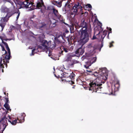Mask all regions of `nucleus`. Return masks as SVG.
<instances>
[{
  "label": "nucleus",
  "mask_w": 133,
  "mask_h": 133,
  "mask_svg": "<svg viewBox=\"0 0 133 133\" xmlns=\"http://www.w3.org/2000/svg\"><path fill=\"white\" fill-rule=\"evenodd\" d=\"M98 71H100L99 74L97 72H95L93 74L95 76L97 77L96 81L95 82H92L89 84V90L96 92L98 90H101V89L102 88V87H100L102 85L101 83L103 82V80L104 81L106 80L108 74V72L104 68H99Z\"/></svg>",
  "instance_id": "obj_1"
},
{
  "label": "nucleus",
  "mask_w": 133,
  "mask_h": 133,
  "mask_svg": "<svg viewBox=\"0 0 133 133\" xmlns=\"http://www.w3.org/2000/svg\"><path fill=\"white\" fill-rule=\"evenodd\" d=\"M77 28V30L78 33L80 35V41L85 43L87 42L89 39V35L92 31L90 25H89L85 20H82V22Z\"/></svg>",
  "instance_id": "obj_2"
},
{
  "label": "nucleus",
  "mask_w": 133,
  "mask_h": 133,
  "mask_svg": "<svg viewBox=\"0 0 133 133\" xmlns=\"http://www.w3.org/2000/svg\"><path fill=\"white\" fill-rule=\"evenodd\" d=\"M74 0H68L65 5V10L70 11L71 14L74 16L78 14H81L83 16L82 6L79 3L74 4Z\"/></svg>",
  "instance_id": "obj_3"
},
{
  "label": "nucleus",
  "mask_w": 133,
  "mask_h": 133,
  "mask_svg": "<svg viewBox=\"0 0 133 133\" xmlns=\"http://www.w3.org/2000/svg\"><path fill=\"white\" fill-rule=\"evenodd\" d=\"M0 38L1 39L2 41V42L4 44L6 47V48L7 50L9 55L8 56L7 55L6 56L3 58H0V68H4L3 64H4V65H6V67H7V65L6 64V63H8L9 60L10 59V49L8 47V46L6 43L4 42L3 40H7L8 39H7L6 36L4 34H3L1 36H0Z\"/></svg>",
  "instance_id": "obj_4"
},
{
  "label": "nucleus",
  "mask_w": 133,
  "mask_h": 133,
  "mask_svg": "<svg viewBox=\"0 0 133 133\" xmlns=\"http://www.w3.org/2000/svg\"><path fill=\"white\" fill-rule=\"evenodd\" d=\"M40 42V45H36L34 48V53L43 51H45L48 53V52L49 51L48 56H50L51 55L50 54V51L49 50L48 42L46 40H43L41 41Z\"/></svg>",
  "instance_id": "obj_5"
},
{
  "label": "nucleus",
  "mask_w": 133,
  "mask_h": 133,
  "mask_svg": "<svg viewBox=\"0 0 133 133\" xmlns=\"http://www.w3.org/2000/svg\"><path fill=\"white\" fill-rule=\"evenodd\" d=\"M62 74H63V75L62 74H61V76L59 75L58 78L60 77L62 78L63 77L66 78L64 79H68L70 78H71V79H75V75L73 72L69 74L64 72Z\"/></svg>",
  "instance_id": "obj_6"
},
{
  "label": "nucleus",
  "mask_w": 133,
  "mask_h": 133,
  "mask_svg": "<svg viewBox=\"0 0 133 133\" xmlns=\"http://www.w3.org/2000/svg\"><path fill=\"white\" fill-rule=\"evenodd\" d=\"M11 16V15H9L8 13L6 14L5 16L2 18V19L1 20V23L0 24V26H1L2 28V31L3 30L4 27L5 25V23L8 20V19L7 18V16L9 18Z\"/></svg>",
  "instance_id": "obj_7"
},
{
  "label": "nucleus",
  "mask_w": 133,
  "mask_h": 133,
  "mask_svg": "<svg viewBox=\"0 0 133 133\" xmlns=\"http://www.w3.org/2000/svg\"><path fill=\"white\" fill-rule=\"evenodd\" d=\"M7 125L6 119V118L2 119L0 121V130L1 131H3L5 129Z\"/></svg>",
  "instance_id": "obj_8"
},
{
  "label": "nucleus",
  "mask_w": 133,
  "mask_h": 133,
  "mask_svg": "<svg viewBox=\"0 0 133 133\" xmlns=\"http://www.w3.org/2000/svg\"><path fill=\"white\" fill-rule=\"evenodd\" d=\"M84 52V50L81 47L77 49L75 52L76 56H79L80 55H82Z\"/></svg>",
  "instance_id": "obj_9"
},
{
  "label": "nucleus",
  "mask_w": 133,
  "mask_h": 133,
  "mask_svg": "<svg viewBox=\"0 0 133 133\" xmlns=\"http://www.w3.org/2000/svg\"><path fill=\"white\" fill-rule=\"evenodd\" d=\"M36 3V7L39 9H40L42 6L45 7V6L43 0H38Z\"/></svg>",
  "instance_id": "obj_10"
},
{
  "label": "nucleus",
  "mask_w": 133,
  "mask_h": 133,
  "mask_svg": "<svg viewBox=\"0 0 133 133\" xmlns=\"http://www.w3.org/2000/svg\"><path fill=\"white\" fill-rule=\"evenodd\" d=\"M23 121H22V120H19L18 119V118H17V120H12V121H10V120H9V119H8V120L12 124V125H15L16 123H22V122H23L24 121V118H23Z\"/></svg>",
  "instance_id": "obj_11"
},
{
  "label": "nucleus",
  "mask_w": 133,
  "mask_h": 133,
  "mask_svg": "<svg viewBox=\"0 0 133 133\" xmlns=\"http://www.w3.org/2000/svg\"><path fill=\"white\" fill-rule=\"evenodd\" d=\"M59 49L60 50L59 51H60L59 53L60 54H62V55H63V51H65V52L66 53L68 52L69 51V50L68 49L65 48L63 46H61Z\"/></svg>",
  "instance_id": "obj_12"
},
{
  "label": "nucleus",
  "mask_w": 133,
  "mask_h": 133,
  "mask_svg": "<svg viewBox=\"0 0 133 133\" xmlns=\"http://www.w3.org/2000/svg\"><path fill=\"white\" fill-rule=\"evenodd\" d=\"M48 43H49V45H48L49 48H50L52 49H54L56 46V45L55 42H51L49 41L48 42Z\"/></svg>",
  "instance_id": "obj_13"
},
{
  "label": "nucleus",
  "mask_w": 133,
  "mask_h": 133,
  "mask_svg": "<svg viewBox=\"0 0 133 133\" xmlns=\"http://www.w3.org/2000/svg\"><path fill=\"white\" fill-rule=\"evenodd\" d=\"M98 45H95L93 46L91 44H90L88 45V47L90 48L91 50H90L91 52H92L95 49H97L98 48Z\"/></svg>",
  "instance_id": "obj_14"
},
{
  "label": "nucleus",
  "mask_w": 133,
  "mask_h": 133,
  "mask_svg": "<svg viewBox=\"0 0 133 133\" xmlns=\"http://www.w3.org/2000/svg\"><path fill=\"white\" fill-rule=\"evenodd\" d=\"M79 61L75 59L72 60L68 63V65L70 66L73 67L74 64L79 63Z\"/></svg>",
  "instance_id": "obj_15"
},
{
  "label": "nucleus",
  "mask_w": 133,
  "mask_h": 133,
  "mask_svg": "<svg viewBox=\"0 0 133 133\" xmlns=\"http://www.w3.org/2000/svg\"><path fill=\"white\" fill-rule=\"evenodd\" d=\"M97 58L96 57H93L91 59L90 62H88L86 63V64H88V65H90V66L91 64L95 63L96 60Z\"/></svg>",
  "instance_id": "obj_16"
},
{
  "label": "nucleus",
  "mask_w": 133,
  "mask_h": 133,
  "mask_svg": "<svg viewBox=\"0 0 133 133\" xmlns=\"http://www.w3.org/2000/svg\"><path fill=\"white\" fill-rule=\"evenodd\" d=\"M100 33V32L99 31H95L94 33V35L91 39L94 40L96 39H98Z\"/></svg>",
  "instance_id": "obj_17"
},
{
  "label": "nucleus",
  "mask_w": 133,
  "mask_h": 133,
  "mask_svg": "<svg viewBox=\"0 0 133 133\" xmlns=\"http://www.w3.org/2000/svg\"><path fill=\"white\" fill-rule=\"evenodd\" d=\"M26 8L28 9L27 10L30 11L33 10V6L32 3H29L27 6H26Z\"/></svg>",
  "instance_id": "obj_18"
},
{
  "label": "nucleus",
  "mask_w": 133,
  "mask_h": 133,
  "mask_svg": "<svg viewBox=\"0 0 133 133\" xmlns=\"http://www.w3.org/2000/svg\"><path fill=\"white\" fill-rule=\"evenodd\" d=\"M56 18L59 19L61 22L64 23L65 24V23L64 22V20L63 19V17L61 15L59 14L56 17Z\"/></svg>",
  "instance_id": "obj_19"
},
{
  "label": "nucleus",
  "mask_w": 133,
  "mask_h": 133,
  "mask_svg": "<svg viewBox=\"0 0 133 133\" xmlns=\"http://www.w3.org/2000/svg\"><path fill=\"white\" fill-rule=\"evenodd\" d=\"M68 39V41L69 44L72 43V40H73V41H74L75 38V37L74 36L70 35Z\"/></svg>",
  "instance_id": "obj_20"
},
{
  "label": "nucleus",
  "mask_w": 133,
  "mask_h": 133,
  "mask_svg": "<svg viewBox=\"0 0 133 133\" xmlns=\"http://www.w3.org/2000/svg\"><path fill=\"white\" fill-rule=\"evenodd\" d=\"M107 30H104L101 36V38L102 39V41L103 39L107 34Z\"/></svg>",
  "instance_id": "obj_21"
},
{
  "label": "nucleus",
  "mask_w": 133,
  "mask_h": 133,
  "mask_svg": "<svg viewBox=\"0 0 133 133\" xmlns=\"http://www.w3.org/2000/svg\"><path fill=\"white\" fill-rule=\"evenodd\" d=\"M1 10V12H8L9 10L5 6H2Z\"/></svg>",
  "instance_id": "obj_22"
},
{
  "label": "nucleus",
  "mask_w": 133,
  "mask_h": 133,
  "mask_svg": "<svg viewBox=\"0 0 133 133\" xmlns=\"http://www.w3.org/2000/svg\"><path fill=\"white\" fill-rule=\"evenodd\" d=\"M114 91L115 92L118 89L119 87V84L117 82L114 85Z\"/></svg>",
  "instance_id": "obj_23"
},
{
  "label": "nucleus",
  "mask_w": 133,
  "mask_h": 133,
  "mask_svg": "<svg viewBox=\"0 0 133 133\" xmlns=\"http://www.w3.org/2000/svg\"><path fill=\"white\" fill-rule=\"evenodd\" d=\"M74 80V79H71V78L68 79H64V80H65V81L69 82V83L72 85L75 84L74 81H73Z\"/></svg>",
  "instance_id": "obj_24"
},
{
  "label": "nucleus",
  "mask_w": 133,
  "mask_h": 133,
  "mask_svg": "<svg viewBox=\"0 0 133 133\" xmlns=\"http://www.w3.org/2000/svg\"><path fill=\"white\" fill-rule=\"evenodd\" d=\"M55 42L56 44L57 45V44H61L62 43V41L61 40H60L58 38H57L55 39Z\"/></svg>",
  "instance_id": "obj_25"
},
{
  "label": "nucleus",
  "mask_w": 133,
  "mask_h": 133,
  "mask_svg": "<svg viewBox=\"0 0 133 133\" xmlns=\"http://www.w3.org/2000/svg\"><path fill=\"white\" fill-rule=\"evenodd\" d=\"M27 1H25L23 2H22L21 5L22 6V7H26V6H27L28 3Z\"/></svg>",
  "instance_id": "obj_26"
},
{
  "label": "nucleus",
  "mask_w": 133,
  "mask_h": 133,
  "mask_svg": "<svg viewBox=\"0 0 133 133\" xmlns=\"http://www.w3.org/2000/svg\"><path fill=\"white\" fill-rule=\"evenodd\" d=\"M4 106L8 110H11L9 104L6 103H5L4 105Z\"/></svg>",
  "instance_id": "obj_27"
},
{
  "label": "nucleus",
  "mask_w": 133,
  "mask_h": 133,
  "mask_svg": "<svg viewBox=\"0 0 133 133\" xmlns=\"http://www.w3.org/2000/svg\"><path fill=\"white\" fill-rule=\"evenodd\" d=\"M46 27V24L44 23L42 24L41 26H39V28L41 29H43L45 28Z\"/></svg>",
  "instance_id": "obj_28"
},
{
  "label": "nucleus",
  "mask_w": 133,
  "mask_h": 133,
  "mask_svg": "<svg viewBox=\"0 0 133 133\" xmlns=\"http://www.w3.org/2000/svg\"><path fill=\"white\" fill-rule=\"evenodd\" d=\"M71 56L69 55L68 56V57H67L66 60V61L68 62L69 61L70 62L71 61Z\"/></svg>",
  "instance_id": "obj_29"
},
{
  "label": "nucleus",
  "mask_w": 133,
  "mask_h": 133,
  "mask_svg": "<svg viewBox=\"0 0 133 133\" xmlns=\"http://www.w3.org/2000/svg\"><path fill=\"white\" fill-rule=\"evenodd\" d=\"M52 10L53 13L54 15L58 12V10L56 9L55 8L53 7L52 9Z\"/></svg>",
  "instance_id": "obj_30"
},
{
  "label": "nucleus",
  "mask_w": 133,
  "mask_h": 133,
  "mask_svg": "<svg viewBox=\"0 0 133 133\" xmlns=\"http://www.w3.org/2000/svg\"><path fill=\"white\" fill-rule=\"evenodd\" d=\"M62 2L60 1L59 2H57V4H56V6H57L58 7H61L62 6Z\"/></svg>",
  "instance_id": "obj_31"
},
{
  "label": "nucleus",
  "mask_w": 133,
  "mask_h": 133,
  "mask_svg": "<svg viewBox=\"0 0 133 133\" xmlns=\"http://www.w3.org/2000/svg\"><path fill=\"white\" fill-rule=\"evenodd\" d=\"M29 49H31V50L32 53L31 54H30V56H32L33 55V47L32 46H30L29 47Z\"/></svg>",
  "instance_id": "obj_32"
},
{
  "label": "nucleus",
  "mask_w": 133,
  "mask_h": 133,
  "mask_svg": "<svg viewBox=\"0 0 133 133\" xmlns=\"http://www.w3.org/2000/svg\"><path fill=\"white\" fill-rule=\"evenodd\" d=\"M87 7L89 8H92V6L90 4H87L85 6H84V8L85 9V8H87Z\"/></svg>",
  "instance_id": "obj_33"
},
{
  "label": "nucleus",
  "mask_w": 133,
  "mask_h": 133,
  "mask_svg": "<svg viewBox=\"0 0 133 133\" xmlns=\"http://www.w3.org/2000/svg\"><path fill=\"white\" fill-rule=\"evenodd\" d=\"M107 29L110 31L109 32H108V35L107 36V37H108V38H109V34L110 33H111V32H112V31H111L112 29H111V28H108V27L107 28Z\"/></svg>",
  "instance_id": "obj_34"
},
{
  "label": "nucleus",
  "mask_w": 133,
  "mask_h": 133,
  "mask_svg": "<svg viewBox=\"0 0 133 133\" xmlns=\"http://www.w3.org/2000/svg\"><path fill=\"white\" fill-rule=\"evenodd\" d=\"M87 57L86 56L83 55V56L81 58V59L82 61L84 60L85 59H87Z\"/></svg>",
  "instance_id": "obj_35"
},
{
  "label": "nucleus",
  "mask_w": 133,
  "mask_h": 133,
  "mask_svg": "<svg viewBox=\"0 0 133 133\" xmlns=\"http://www.w3.org/2000/svg\"><path fill=\"white\" fill-rule=\"evenodd\" d=\"M51 2L52 4H54V5L56 6V4H57V1H51Z\"/></svg>",
  "instance_id": "obj_36"
},
{
  "label": "nucleus",
  "mask_w": 133,
  "mask_h": 133,
  "mask_svg": "<svg viewBox=\"0 0 133 133\" xmlns=\"http://www.w3.org/2000/svg\"><path fill=\"white\" fill-rule=\"evenodd\" d=\"M53 7L54 8H55L53 6H49L48 7L47 9L48 10H52V9L53 8Z\"/></svg>",
  "instance_id": "obj_37"
},
{
  "label": "nucleus",
  "mask_w": 133,
  "mask_h": 133,
  "mask_svg": "<svg viewBox=\"0 0 133 133\" xmlns=\"http://www.w3.org/2000/svg\"><path fill=\"white\" fill-rule=\"evenodd\" d=\"M20 14V12H17V13H15V15H16L17 16L16 18H17V20L19 18V16Z\"/></svg>",
  "instance_id": "obj_38"
},
{
  "label": "nucleus",
  "mask_w": 133,
  "mask_h": 133,
  "mask_svg": "<svg viewBox=\"0 0 133 133\" xmlns=\"http://www.w3.org/2000/svg\"><path fill=\"white\" fill-rule=\"evenodd\" d=\"M70 32L71 33H73L74 32V27L73 26H71L70 28Z\"/></svg>",
  "instance_id": "obj_39"
},
{
  "label": "nucleus",
  "mask_w": 133,
  "mask_h": 133,
  "mask_svg": "<svg viewBox=\"0 0 133 133\" xmlns=\"http://www.w3.org/2000/svg\"><path fill=\"white\" fill-rule=\"evenodd\" d=\"M110 92L109 93V94H113L112 89V88H110L109 89Z\"/></svg>",
  "instance_id": "obj_40"
},
{
  "label": "nucleus",
  "mask_w": 133,
  "mask_h": 133,
  "mask_svg": "<svg viewBox=\"0 0 133 133\" xmlns=\"http://www.w3.org/2000/svg\"><path fill=\"white\" fill-rule=\"evenodd\" d=\"M0 45L2 47V50L3 51H5V53H4L5 54H6V51H5V50L4 49V48L3 47V46L1 44H0Z\"/></svg>",
  "instance_id": "obj_41"
},
{
  "label": "nucleus",
  "mask_w": 133,
  "mask_h": 133,
  "mask_svg": "<svg viewBox=\"0 0 133 133\" xmlns=\"http://www.w3.org/2000/svg\"><path fill=\"white\" fill-rule=\"evenodd\" d=\"M114 43V42L113 41H112L110 43V45L109 46L110 48H111L113 46L112 44Z\"/></svg>",
  "instance_id": "obj_42"
},
{
  "label": "nucleus",
  "mask_w": 133,
  "mask_h": 133,
  "mask_svg": "<svg viewBox=\"0 0 133 133\" xmlns=\"http://www.w3.org/2000/svg\"><path fill=\"white\" fill-rule=\"evenodd\" d=\"M90 66V65H89L88 64H86L84 65V67L86 69H88L89 68V67Z\"/></svg>",
  "instance_id": "obj_43"
},
{
  "label": "nucleus",
  "mask_w": 133,
  "mask_h": 133,
  "mask_svg": "<svg viewBox=\"0 0 133 133\" xmlns=\"http://www.w3.org/2000/svg\"><path fill=\"white\" fill-rule=\"evenodd\" d=\"M59 14L58 12V13H57L56 14H54V15L55 17H56H56H57L58 16V15H59Z\"/></svg>",
  "instance_id": "obj_44"
},
{
  "label": "nucleus",
  "mask_w": 133,
  "mask_h": 133,
  "mask_svg": "<svg viewBox=\"0 0 133 133\" xmlns=\"http://www.w3.org/2000/svg\"><path fill=\"white\" fill-rule=\"evenodd\" d=\"M103 46V41H102L101 43V47L100 50H99L100 51L101 50V48Z\"/></svg>",
  "instance_id": "obj_45"
},
{
  "label": "nucleus",
  "mask_w": 133,
  "mask_h": 133,
  "mask_svg": "<svg viewBox=\"0 0 133 133\" xmlns=\"http://www.w3.org/2000/svg\"><path fill=\"white\" fill-rule=\"evenodd\" d=\"M70 56H71V58H72V57H73L75 56H76V55L75 54H72L71 55H69Z\"/></svg>",
  "instance_id": "obj_46"
},
{
  "label": "nucleus",
  "mask_w": 133,
  "mask_h": 133,
  "mask_svg": "<svg viewBox=\"0 0 133 133\" xmlns=\"http://www.w3.org/2000/svg\"><path fill=\"white\" fill-rule=\"evenodd\" d=\"M41 11L42 13H44V10H42V9H41Z\"/></svg>",
  "instance_id": "obj_47"
},
{
  "label": "nucleus",
  "mask_w": 133,
  "mask_h": 133,
  "mask_svg": "<svg viewBox=\"0 0 133 133\" xmlns=\"http://www.w3.org/2000/svg\"><path fill=\"white\" fill-rule=\"evenodd\" d=\"M33 18L32 17H31V18H30V20L31 21H32V22H33Z\"/></svg>",
  "instance_id": "obj_48"
},
{
  "label": "nucleus",
  "mask_w": 133,
  "mask_h": 133,
  "mask_svg": "<svg viewBox=\"0 0 133 133\" xmlns=\"http://www.w3.org/2000/svg\"><path fill=\"white\" fill-rule=\"evenodd\" d=\"M86 71L87 72H91V71L90 70H87Z\"/></svg>",
  "instance_id": "obj_49"
},
{
  "label": "nucleus",
  "mask_w": 133,
  "mask_h": 133,
  "mask_svg": "<svg viewBox=\"0 0 133 133\" xmlns=\"http://www.w3.org/2000/svg\"><path fill=\"white\" fill-rule=\"evenodd\" d=\"M22 116L23 117H24L25 116V114L24 113H23L22 114Z\"/></svg>",
  "instance_id": "obj_50"
},
{
  "label": "nucleus",
  "mask_w": 133,
  "mask_h": 133,
  "mask_svg": "<svg viewBox=\"0 0 133 133\" xmlns=\"http://www.w3.org/2000/svg\"><path fill=\"white\" fill-rule=\"evenodd\" d=\"M75 85H73V86L72 87V88L73 89H74L75 88Z\"/></svg>",
  "instance_id": "obj_51"
},
{
  "label": "nucleus",
  "mask_w": 133,
  "mask_h": 133,
  "mask_svg": "<svg viewBox=\"0 0 133 133\" xmlns=\"http://www.w3.org/2000/svg\"><path fill=\"white\" fill-rule=\"evenodd\" d=\"M88 12H85V13H84V14L85 15V14H86V15H88Z\"/></svg>",
  "instance_id": "obj_52"
},
{
  "label": "nucleus",
  "mask_w": 133,
  "mask_h": 133,
  "mask_svg": "<svg viewBox=\"0 0 133 133\" xmlns=\"http://www.w3.org/2000/svg\"><path fill=\"white\" fill-rule=\"evenodd\" d=\"M8 118L9 119H10V116H8Z\"/></svg>",
  "instance_id": "obj_53"
},
{
  "label": "nucleus",
  "mask_w": 133,
  "mask_h": 133,
  "mask_svg": "<svg viewBox=\"0 0 133 133\" xmlns=\"http://www.w3.org/2000/svg\"><path fill=\"white\" fill-rule=\"evenodd\" d=\"M63 36L64 37H65V34H63Z\"/></svg>",
  "instance_id": "obj_54"
},
{
  "label": "nucleus",
  "mask_w": 133,
  "mask_h": 133,
  "mask_svg": "<svg viewBox=\"0 0 133 133\" xmlns=\"http://www.w3.org/2000/svg\"><path fill=\"white\" fill-rule=\"evenodd\" d=\"M10 3H11V5H12V6H13V3L12 2H10Z\"/></svg>",
  "instance_id": "obj_55"
},
{
  "label": "nucleus",
  "mask_w": 133,
  "mask_h": 133,
  "mask_svg": "<svg viewBox=\"0 0 133 133\" xmlns=\"http://www.w3.org/2000/svg\"><path fill=\"white\" fill-rule=\"evenodd\" d=\"M56 22H55L54 23H53V25H54V24H55V23H56Z\"/></svg>",
  "instance_id": "obj_56"
},
{
  "label": "nucleus",
  "mask_w": 133,
  "mask_h": 133,
  "mask_svg": "<svg viewBox=\"0 0 133 133\" xmlns=\"http://www.w3.org/2000/svg\"><path fill=\"white\" fill-rule=\"evenodd\" d=\"M61 37L62 38V39H63V36H61Z\"/></svg>",
  "instance_id": "obj_57"
},
{
  "label": "nucleus",
  "mask_w": 133,
  "mask_h": 133,
  "mask_svg": "<svg viewBox=\"0 0 133 133\" xmlns=\"http://www.w3.org/2000/svg\"><path fill=\"white\" fill-rule=\"evenodd\" d=\"M7 101H8V98H6Z\"/></svg>",
  "instance_id": "obj_58"
},
{
  "label": "nucleus",
  "mask_w": 133,
  "mask_h": 133,
  "mask_svg": "<svg viewBox=\"0 0 133 133\" xmlns=\"http://www.w3.org/2000/svg\"><path fill=\"white\" fill-rule=\"evenodd\" d=\"M54 75H55V77H57L56 76V75H55V74H54Z\"/></svg>",
  "instance_id": "obj_59"
},
{
  "label": "nucleus",
  "mask_w": 133,
  "mask_h": 133,
  "mask_svg": "<svg viewBox=\"0 0 133 133\" xmlns=\"http://www.w3.org/2000/svg\"><path fill=\"white\" fill-rule=\"evenodd\" d=\"M3 71H3V70H2V72H3Z\"/></svg>",
  "instance_id": "obj_60"
},
{
  "label": "nucleus",
  "mask_w": 133,
  "mask_h": 133,
  "mask_svg": "<svg viewBox=\"0 0 133 133\" xmlns=\"http://www.w3.org/2000/svg\"><path fill=\"white\" fill-rule=\"evenodd\" d=\"M34 8L35 7V5H34Z\"/></svg>",
  "instance_id": "obj_61"
}]
</instances>
